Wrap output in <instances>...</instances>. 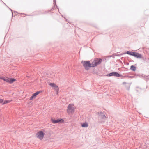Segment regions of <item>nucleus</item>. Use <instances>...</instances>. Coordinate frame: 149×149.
Returning a JSON list of instances; mask_svg holds the SVG:
<instances>
[{
  "instance_id": "obj_7",
  "label": "nucleus",
  "mask_w": 149,
  "mask_h": 149,
  "mask_svg": "<svg viewBox=\"0 0 149 149\" xmlns=\"http://www.w3.org/2000/svg\"><path fill=\"white\" fill-rule=\"evenodd\" d=\"M49 85L53 88V89L56 91L57 94L58 93L59 88L57 85L54 83H51L49 84Z\"/></svg>"
},
{
  "instance_id": "obj_1",
  "label": "nucleus",
  "mask_w": 149,
  "mask_h": 149,
  "mask_svg": "<svg viewBox=\"0 0 149 149\" xmlns=\"http://www.w3.org/2000/svg\"><path fill=\"white\" fill-rule=\"evenodd\" d=\"M76 107L73 104H69L67 107V112L68 114H72L74 112Z\"/></svg>"
},
{
  "instance_id": "obj_3",
  "label": "nucleus",
  "mask_w": 149,
  "mask_h": 149,
  "mask_svg": "<svg viewBox=\"0 0 149 149\" xmlns=\"http://www.w3.org/2000/svg\"><path fill=\"white\" fill-rule=\"evenodd\" d=\"M0 79L9 84H12L16 81V79H15L14 78H9L7 77H5L3 76L0 77Z\"/></svg>"
},
{
  "instance_id": "obj_12",
  "label": "nucleus",
  "mask_w": 149,
  "mask_h": 149,
  "mask_svg": "<svg viewBox=\"0 0 149 149\" xmlns=\"http://www.w3.org/2000/svg\"><path fill=\"white\" fill-rule=\"evenodd\" d=\"M11 100H4L3 104H5L8 103H9L11 102Z\"/></svg>"
},
{
  "instance_id": "obj_2",
  "label": "nucleus",
  "mask_w": 149,
  "mask_h": 149,
  "mask_svg": "<svg viewBox=\"0 0 149 149\" xmlns=\"http://www.w3.org/2000/svg\"><path fill=\"white\" fill-rule=\"evenodd\" d=\"M45 135V130L42 129L38 131L36 134V136L39 139L42 140L43 139Z\"/></svg>"
},
{
  "instance_id": "obj_16",
  "label": "nucleus",
  "mask_w": 149,
  "mask_h": 149,
  "mask_svg": "<svg viewBox=\"0 0 149 149\" xmlns=\"http://www.w3.org/2000/svg\"><path fill=\"white\" fill-rule=\"evenodd\" d=\"M127 53L128 54L132 55V52H131L129 51H127Z\"/></svg>"
},
{
  "instance_id": "obj_4",
  "label": "nucleus",
  "mask_w": 149,
  "mask_h": 149,
  "mask_svg": "<svg viewBox=\"0 0 149 149\" xmlns=\"http://www.w3.org/2000/svg\"><path fill=\"white\" fill-rule=\"evenodd\" d=\"M101 59L96 58L95 59L91 64V67H94L100 64L102 62Z\"/></svg>"
},
{
  "instance_id": "obj_14",
  "label": "nucleus",
  "mask_w": 149,
  "mask_h": 149,
  "mask_svg": "<svg viewBox=\"0 0 149 149\" xmlns=\"http://www.w3.org/2000/svg\"><path fill=\"white\" fill-rule=\"evenodd\" d=\"M130 69L134 71L136 70V67L133 65H132Z\"/></svg>"
},
{
  "instance_id": "obj_13",
  "label": "nucleus",
  "mask_w": 149,
  "mask_h": 149,
  "mask_svg": "<svg viewBox=\"0 0 149 149\" xmlns=\"http://www.w3.org/2000/svg\"><path fill=\"white\" fill-rule=\"evenodd\" d=\"M100 116L102 118H106L105 115L103 113H100Z\"/></svg>"
},
{
  "instance_id": "obj_8",
  "label": "nucleus",
  "mask_w": 149,
  "mask_h": 149,
  "mask_svg": "<svg viewBox=\"0 0 149 149\" xmlns=\"http://www.w3.org/2000/svg\"><path fill=\"white\" fill-rule=\"evenodd\" d=\"M42 92V91H38L35 93L32 94V95L30 98V100H32L33 99H35L36 97L39 94Z\"/></svg>"
},
{
  "instance_id": "obj_15",
  "label": "nucleus",
  "mask_w": 149,
  "mask_h": 149,
  "mask_svg": "<svg viewBox=\"0 0 149 149\" xmlns=\"http://www.w3.org/2000/svg\"><path fill=\"white\" fill-rule=\"evenodd\" d=\"M3 100L0 99V103H1L3 104Z\"/></svg>"
},
{
  "instance_id": "obj_5",
  "label": "nucleus",
  "mask_w": 149,
  "mask_h": 149,
  "mask_svg": "<svg viewBox=\"0 0 149 149\" xmlns=\"http://www.w3.org/2000/svg\"><path fill=\"white\" fill-rule=\"evenodd\" d=\"M81 63L86 70H88L89 67H91V64H90L89 61H82Z\"/></svg>"
},
{
  "instance_id": "obj_9",
  "label": "nucleus",
  "mask_w": 149,
  "mask_h": 149,
  "mask_svg": "<svg viewBox=\"0 0 149 149\" xmlns=\"http://www.w3.org/2000/svg\"><path fill=\"white\" fill-rule=\"evenodd\" d=\"M109 76H114L117 77H119L120 75L116 72H113L109 74Z\"/></svg>"
},
{
  "instance_id": "obj_10",
  "label": "nucleus",
  "mask_w": 149,
  "mask_h": 149,
  "mask_svg": "<svg viewBox=\"0 0 149 149\" xmlns=\"http://www.w3.org/2000/svg\"><path fill=\"white\" fill-rule=\"evenodd\" d=\"M132 55L137 57L141 58V56L140 54L135 52H132Z\"/></svg>"
},
{
  "instance_id": "obj_11",
  "label": "nucleus",
  "mask_w": 149,
  "mask_h": 149,
  "mask_svg": "<svg viewBox=\"0 0 149 149\" xmlns=\"http://www.w3.org/2000/svg\"><path fill=\"white\" fill-rule=\"evenodd\" d=\"M81 126L83 127H87L88 126L87 123L85 122L81 124Z\"/></svg>"
},
{
  "instance_id": "obj_6",
  "label": "nucleus",
  "mask_w": 149,
  "mask_h": 149,
  "mask_svg": "<svg viewBox=\"0 0 149 149\" xmlns=\"http://www.w3.org/2000/svg\"><path fill=\"white\" fill-rule=\"evenodd\" d=\"M51 121L52 123L54 124L59 123H63L64 122V120L62 119H58L56 120L54 118H51Z\"/></svg>"
}]
</instances>
